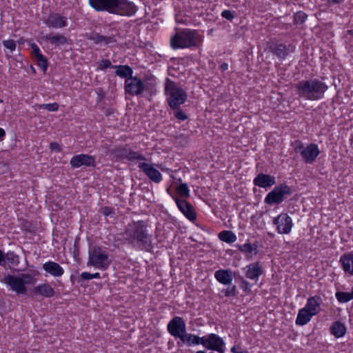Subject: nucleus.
Masks as SVG:
<instances>
[{
    "mask_svg": "<svg viewBox=\"0 0 353 353\" xmlns=\"http://www.w3.org/2000/svg\"><path fill=\"white\" fill-rule=\"evenodd\" d=\"M127 234L139 245L145 248L150 245V238L145 232V226L142 221L130 224L127 230Z\"/></svg>",
    "mask_w": 353,
    "mask_h": 353,
    "instance_id": "nucleus-7",
    "label": "nucleus"
},
{
    "mask_svg": "<svg viewBox=\"0 0 353 353\" xmlns=\"http://www.w3.org/2000/svg\"><path fill=\"white\" fill-rule=\"evenodd\" d=\"M215 279L223 285H230L233 280L232 272L230 270H219L214 273Z\"/></svg>",
    "mask_w": 353,
    "mask_h": 353,
    "instance_id": "nucleus-22",
    "label": "nucleus"
},
{
    "mask_svg": "<svg viewBox=\"0 0 353 353\" xmlns=\"http://www.w3.org/2000/svg\"><path fill=\"white\" fill-rule=\"evenodd\" d=\"M103 213H104V214L108 216L111 213V211L108 208H105L103 209Z\"/></svg>",
    "mask_w": 353,
    "mask_h": 353,
    "instance_id": "nucleus-51",
    "label": "nucleus"
},
{
    "mask_svg": "<svg viewBox=\"0 0 353 353\" xmlns=\"http://www.w3.org/2000/svg\"><path fill=\"white\" fill-rule=\"evenodd\" d=\"M322 299L319 296H314L307 299L304 306L313 316L316 315L321 310Z\"/></svg>",
    "mask_w": 353,
    "mask_h": 353,
    "instance_id": "nucleus-20",
    "label": "nucleus"
},
{
    "mask_svg": "<svg viewBox=\"0 0 353 353\" xmlns=\"http://www.w3.org/2000/svg\"><path fill=\"white\" fill-rule=\"evenodd\" d=\"M230 350L232 353H250L247 350L243 349L239 345H234Z\"/></svg>",
    "mask_w": 353,
    "mask_h": 353,
    "instance_id": "nucleus-43",
    "label": "nucleus"
},
{
    "mask_svg": "<svg viewBox=\"0 0 353 353\" xmlns=\"http://www.w3.org/2000/svg\"><path fill=\"white\" fill-rule=\"evenodd\" d=\"M5 261V255L3 252L0 250V265H3V262Z\"/></svg>",
    "mask_w": 353,
    "mask_h": 353,
    "instance_id": "nucleus-48",
    "label": "nucleus"
},
{
    "mask_svg": "<svg viewBox=\"0 0 353 353\" xmlns=\"http://www.w3.org/2000/svg\"><path fill=\"white\" fill-rule=\"evenodd\" d=\"M327 85L317 79L302 81L296 85L299 96L306 100H319L327 90Z\"/></svg>",
    "mask_w": 353,
    "mask_h": 353,
    "instance_id": "nucleus-1",
    "label": "nucleus"
},
{
    "mask_svg": "<svg viewBox=\"0 0 353 353\" xmlns=\"http://www.w3.org/2000/svg\"><path fill=\"white\" fill-rule=\"evenodd\" d=\"M30 46H31V48L32 50V54H33L34 59L38 57L39 56H42L43 55L41 53L40 49H39V48L38 47V46L37 44L32 43L30 45Z\"/></svg>",
    "mask_w": 353,
    "mask_h": 353,
    "instance_id": "nucleus-42",
    "label": "nucleus"
},
{
    "mask_svg": "<svg viewBox=\"0 0 353 353\" xmlns=\"http://www.w3.org/2000/svg\"><path fill=\"white\" fill-rule=\"evenodd\" d=\"M130 161H134L138 164V167L147 175V176L155 183H159L162 180V176L160 172L157 170L152 164L146 162V159L137 152H132L128 155Z\"/></svg>",
    "mask_w": 353,
    "mask_h": 353,
    "instance_id": "nucleus-5",
    "label": "nucleus"
},
{
    "mask_svg": "<svg viewBox=\"0 0 353 353\" xmlns=\"http://www.w3.org/2000/svg\"><path fill=\"white\" fill-rule=\"evenodd\" d=\"M180 340L182 344L188 346H195L202 344V336L201 337L194 334L188 333L187 331Z\"/></svg>",
    "mask_w": 353,
    "mask_h": 353,
    "instance_id": "nucleus-25",
    "label": "nucleus"
},
{
    "mask_svg": "<svg viewBox=\"0 0 353 353\" xmlns=\"http://www.w3.org/2000/svg\"><path fill=\"white\" fill-rule=\"evenodd\" d=\"M272 50L279 57L284 58L285 57V47L282 44L276 46Z\"/></svg>",
    "mask_w": 353,
    "mask_h": 353,
    "instance_id": "nucleus-36",
    "label": "nucleus"
},
{
    "mask_svg": "<svg viewBox=\"0 0 353 353\" xmlns=\"http://www.w3.org/2000/svg\"><path fill=\"white\" fill-rule=\"evenodd\" d=\"M313 316V314L304 307L299 310L295 323L297 325L303 326L308 323Z\"/></svg>",
    "mask_w": 353,
    "mask_h": 353,
    "instance_id": "nucleus-26",
    "label": "nucleus"
},
{
    "mask_svg": "<svg viewBox=\"0 0 353 353\" xmlns=\"http://www.w3.org/2000/svg\"><path fill=\"white\" fill-rule=\"evenodd\" d=\"M348 34L350 35H353V30H350L347 31Z\"/></svg>",
    "mask_w": 353,
    "mask_h": 353,
    "instance_id": "nucleus-53",
    "label": "nucleus"
},
{
    "mask_svg": "<svg viewBox=\"0 0 353 353\" xmlns=\"http://www.w3.org/2000/svg\"><path fill=\"white\" fill-rule=\"evenodd\" d=\"M290 188L285 184L276 186L267 194L265 202L268 205L280 203L284 200L285 196L290 194Z\"/></svg>",
    "mask_w": 353,
    "mask_h": 353,
    "instance_id": "nucleus-9",
    "label": "nucleus"
},
{
    "mask_svg": "<svg viewBox=\"0 0 353 353\" xmlns=\"http://www.w3.org/2000/svg\"><path fill=\"white\" fill-rule=\"evenodd\" d=\"M39 107L40 108L48 110L50 112H54L59 109V105L57 103L41 104L39 105Z\"/></svg>",
    "mask_w": 353,
    "mask_h": 353,
    "instance_id": "nucleus-38",
    "label": "nucleus"
},
{
    "mask_svg": "<svg viewBox=\"0 0 353 353\" xmlns=\"http://www.w3.org/2000/svg\"><path fill=\"white\" fill-rule=\"evenodd\" d=\"M2 282L9 290L17 294H25L27 292V285L34 283V279L29 274H8Z\"/></svg>",
    "mask_w": 353,
    "mask_h": 353,
    "instance_id": "nucleus-3",
    "label": "nucleus"
},
{
    "mask_svg": "<svg viewBox=\"0 0 353 353\" xmlns=\"http://www.w3.org/2000/svg\"><path fill=\"white\" fill-rule=\"evenodd\" d=\"M221 68L223 70H226L228 69V64L226 63H223L221 65Z\"/></svg>",
    "mask_w": 353,
    "mask_h": 353,
    "instance_id": "nucleus-50",
    "label": "nucleus"
},
{
    "mask_svg": "<svg viewBox=\"0 0 353 353\" xmlns=\"http://www.w3.org/2000/svg\"><path fill=\"white\" fill-rule=\"evenodd\" d=\"M330 332L336 338L343 337L346 333L345 325L339 321H335L330 327Z\"/></svg>",
    "mask_w": 353,
    "mask_h": 353,
    "instance_id": "nucleus-29",
    "label": "nucleus"
},
{
    "mask_svg": "<svg viewBox=\"0 0 353 353\" xmlns=\"http://www.w3.org/2000/svg\"><path fill=\"white\" fill-rule=\"evenodd\" d=\"M165 91L169 105L173 109L177 108L186 100V92L172 81H167Z\"/></svg>",
    "mask_w": 353,
    "mask_h": 353,
    "instance_id": "nucleus-6",
    "label": "nucleus"
},
{
    "mask_svg": "<svg viewBox=\"0 0 353 353\" xmlns=\"http://www.w3.org/2000/svg\"><path fill=\"white\" fill-rule=\"evenodd\" d=\"M196 353H206V352L203 350H199Z\"/></svg>",
    "mask_w": 353,
    "mask_h": 353,
    "instance_id": "nucleus-54",
    "label": "nucleus"
},
{
    "mask_svg": "<svg viewBox=\"0 0 353 353\" xmlns=\"http://www.w3.org/2000/svg\"><path fill=\"white\" fill-rule=\"evenodd\" d=\"M117 0H89L90 5L97 11L112 12Z\"/></svg>",
    "mask_w": 353,
    "mask_h": 353,
    "instance_id": "nucleus-17",
    "label": "nucleus"
},
{
    "mask_svg": "<svg viewBox=\"0 0 353 353\" xmlns=\"http://www.w3.org/2000/svg\"><path fill=\"white\" fill-rule=\"evenodd\" d=\"M175 117L181 121H184L187 119L186 114L181 110H178L175 113Z\"/></svg>",
    "mask_w": 353,
    "mask_h": 353,
    "instance_id": "nucleus-47",
    "label": "nucleus"
},
{
    "mask_svg": "<svg viewBox=\"0 0 353 353\" xmlns=\"http://www.w3.org/2000/svg\"><path fill=\"white\" fill-rule=\"evenodd\" d=\"M34 60L37 62V65L43 70V72H46L48 69V61L43 55L34 58Z\"/></svg>",
    "mask_w": 353,
    "mask_h": 353,
    "instance_id": "nucleus-34",
    "label": "nucleus"
},
{
    "mask_svg": "<svg viewBox=\"0 0 353 353\" xmlns=\"http://www.w3.org/2000/svg\"><path fill=\"white\" fill-rule=\"evenodd\" d=\"M273 223L277 232L281 234H290L294 225L292 219L287 213H281L274 218Z\"/></svg>",
    "mask_w": 353,
    "mask_h": 353,
    "instance_id": "nucleus-10",
    "label": "nucleus"
},
{
    "mask_svg": "<svg viewBox=\"0 0 353 353\" xmlns=\"http://www.w3.org/2000/svg\"><path fill=\"white\" fill-rule=\"evenodd\" d=\"M239 250L247 255L248 257L252 258L257 253V245L246 242L243 245H238Z\"/></svg>",
    "mask_w": 353,
    "mask_h": 353,
    "instance_id": "nucleus-28",
    "label": "nucleus"
},
{
    "mask_svg": "<svg viewBox=\"0 0 353 353\" xmlns=\"http://www.w3.org/2000/svg\"><path fill=\"white\" fill-rule=\"evenodd\" d=\"M51 41L54 43H63L65 41V39L62 36L57 35L52 37Z\"/></svg>",
    "mask_w": 353,
    "mask_h": 353,
    "instance_id": "nucleus-44",
    "label": "nucleus"
},
{
    "mask_svg": "<svg viewBox=\"0 0 353 353\" xmlns=\"http://www.w3.org/2000/svg\"><path fill=\"white\" fill-rule=\"evenodd\" d=\"M43 269L54 277L61 276L64 273L63 268L59 264L53 261L46 262L43 265Z\"/></svg>",
    "mask_w": 353,
    "mask_h": 353,
    "instance_id": "nucleus-21",
    "label": "nucleus"
},
{
    "mask_svg": "<svg viewBox=\"0 0 353 353\" xmlns=\"http://www.w3.org/2000/svg\"><path fill=\"white\" fill-rule=\"evenodd\" d=\"M72 168H79L82 165L94 166V158L88 154H78L74 156L70 162Z\"/></svg>",
    "mask_w": 353,
    "mask_h": 353,
    "instance_id": "nucleus-15",
    "label": "nucleus"
},
{
    "mask_svg": "<svg viewBox=\"0 0 353 353\" xmlns=\"http://www.w3.org/2000/svg\"><path fill=\"white\" fill-rule=\"evenodd\" d=\"M203 41V36L196 30L184 29L178 32L171 39L174 48H190L199 46Z\"/></svg>",
    "mask_w": 353,
    "mask_h": 353,
    "instance_id": "nucleus-2",
    "label": "nucleus"
},
{
    "mask_svg": "<svg viewBox=\"0 0 353 353\" xmlns=\"http://www.w3.org/2000/svg\"><path fill=\"white\" fill-rule=\"evenodd\" d=\"M176 192L182 198H188L190 196V190L186 183H180L175 186Z\"/></svg>",
    "mask_w": 353,
    "mask_h": 353,
    "instance_id": "nucleus-33",
    "label": "nucleus"
},
{
    "mask_svg": "<svg viewBox=\"0 0 353 353\" xmlns=\"http://www.w3.org/2000/svg\"><path fill=\"white\" fill-rule=\"evenodd\" d=\"M3 102V101L1 99H0V103H1Z\"/></svg>",
    "mask_w": 353,
    "mask_h": 353,
    "instance_id": "nucleus-55",
    "label": "nucleus"
},
{
    "mask_svg": "<svg viewBox=\"0 0 353 353\" xmlns=\"http://www.w3.org/2000/svg\"><path fill=\"white\" fill-rule=\"evenodd\" d=\"M339 261L344 272L353 275V253L343 254Z\"/></svg>",
    "mask_w": 353,
    "mask_h": 353,
    "instance_id": "nucleus-24",
    "label": "nucleus"
},
{
    "mask_svg": "<svg viewBox=\"0 0 353 353\" xmlns=\"http://www.w3.org/2000/svg\"><path fill=\"white\" fill-rule=\"evenodd\" d=\"M115 68V74L121 78H130L132 77V70L128 65H117L112 66Z\"/></svg>",
    "mask_w": 353,
    "mask_h": 353,
    "instance_id": "nucleus-30",
    "label": "nucleus"
},
{
    "mask_svg": "<svg viewBox=\"0 0 353 353\" xmlns=\"http://www.w3.org/2000/svg\"><path fill=\"white\" fill-rule=\"evenodd\" d=\"M144 90L143 81L137 77H130L125 81V91L130 95H139Z\"/></svg>",
    "mask_w": 353,
    "mask_h": 353,
    "instance_id": "nucleus-13",
    "label": "nucleus"
},
{
    "mask_svg": "<svg viewBox=\"0 0 353 353\" xmlns=\"http://www.w3.org/2000/svg\"><path fill=\"white\" fill-rule=\"evenodd\" d=\"M340 1L341 0H328L329 2L333 3H339Z\"/></svg>",
    "mask_w": 353,
    "mask_h": 353,
    "instance_id": "nucleus-52",
    "label": "nucleus"
},
{
    "mask_svg": "<svg viewBox=\"0 0 353 353\" xmlns=\"http://www.w3.org/2000/svg\"><path fill=\"white\" fill-rule=\"evenodd\" d=\"M50 148L52 151L59 152L61 150V146L57 142H52L50 145Z\"/></svg>",
    "mask_w": 353,
    "mask_h": 353,
    "instance_id": "nucleus-46",
    "label": "nucleus"
},
{
    "mask_svg": "<svg viewBox=\"0 0 353 353\" xmlns=\"http://www.w3.org/2000/svg\"><path fill=\"white\" fill-rule=\"evenodd\" d=\"M205 349L215 351L218 353H224L225 343L224 340L216 334H208L202 336V344Z\"/></svg>",
    "mask_w": 353,
    "mask_h": 353,
    "instance_id": "nucleus-8",
    "label": "nucleus"
},
{
    "mask_svg": "<svg viewBox=\"0 0 353 353\" xmlns=\"http://www.w3.org/2000/svg\"><path fill=\"white\" fill-rule=\"evenodd\" d=\"M33 293L45 297H52L54 294V288L48 283H42L36 286L33 289Z\"/></svg>",
    "mask_w": 353,
    "mask_h": 353,
    "instance_id": "nucleus-23",
    "label": "nucleus"
},
{
    "mask_svg": "<svg viewBox=\"0 0 353 353\" xmlns=\"http://www.w3.org/2000/svg\"><path fill=\"white\" fill-rule=\"evenodd\" d=\"M112 263V259L105 248L96 246L89 252L88 266L99 270H106Z\"/></svg>",
    "mask_w": 353,
    "mask_h": 353,
    "instance_id": "nucleus-4",
    "label": "nucleus"
},
{
    "mask_svg": "<svg viewBox=\"0 0 353 353\" xmlns=\"http://www.w3.org/2000/svg\"><path fill=\"white\" fill-rule=\"evenodd\" d=\"M276 183L275 177L269 174H259L254 179V184L259 188H268Z\"/></svg>",
    "mask_w": 353,
    "mask_h": 353,
    "instance_id": "nucleus-19",
    "label": "nucleus"
},
{
    "mask_svg": "<svg viewBox=\"0 0 353 353\" xmlns=\"http://www.w3.org/2000/svg\"><path fill=\"white\" fill-rule=\"evenodd\" d=\"M81 277L84 280H90L92 279H100L101 276L99 272L91 274L87 272H83L81 273Z\"/></svg>",
    "mask_w": 353,
    "mask_h": 353,
    "instance_id": "nucleus-37",
    "label": "nucleus"
},
{
    "mask_svg": "<svg viewBox=\"0 0 353 353\" xmlns=\"http://www.w3.org/2000/svg\"><path fill=\"white\" fill-rule=\"evenodd\" d=\"M179 210L184 214V216L190 221L196 219V214L192 206L185 200L178 199L172 196Z\"/></svg>",
    "mask_w": 353,
    "mask_h": 353,
    "instance_id": "nucleus-16",
    "label": "nucleus"
},
{
    "mask_svg": "<svg viewBox=\"0 0 353 353\" xmlns=\"http://www.w3.org/2000/svg\"><path fill=\"white\" fill-rule=\"evenodd\" d=\"M47 25L54 28H61L66 26L67 21L64 17L59 14H54L48 18Z\"/></svg>",
    "mask_w": 353,
    "mask_h": 353,
    "instance_id": "nucleus-27",
    "label": "nucleus"
},
{
    "mask_svg": "<svg viewBox=\"0 0 353 353\" xmlns=\"http://www.w3.org/2000/svg\"><path fill=\"white\" fill-rule=\"evenodd\" d=\"M218 237L221 241L225 242L228 244L234 243L237 239L236 234L230 230L221 231L219 233Z\"/></svg>",
    "mask_w": 353,
    "mask_h": 353,
    "instance_id": "nucleus-31",
    "label": "nucleus"
},
{
    "mask_svg": "<svg viewBox=\"0 0 353 353\" xmlns=\"http://www.w3.org/2000/svg\"><path fill=\"white\" fill-rule=\"evenodd\" d=\"M5 259H6L12 265H17L19 263V258L14 252H8Z\"/></svg>",
    "mask_w": 353,
    "mask_h": 353,
    "instance_id": "nucleus-35",
    "label": "nucleus"
},
{
    "mask_svg": "<svg viewBox=\"0 0 353 353\" xmlns=\"http://www.w3.org/2000/svg\"><path fill=\"white\" fill-rule=\"evenodd\" d=\"M307 16L302 12H299L295 14L294 21L296 23H303L306 20Z\"/></svg>",
    "mask_w": 353,
    "mask_h": 353,
    "instance_id": "nucleus-41",
    "label": "nucleus"
},
{
    "mask_svg": "<svg viewBox=\"0 0 353 353\" xmlns=\"http://www.w3.org/2000/svg\"><path fill=\"white\" fill-rule=\"evenodd\" d=\"M5 135H6L5 130L3 128H0V140L3 139L5 137Z\"/></svg>",
    "mask_w": 353,
    "mask_h": 353,
    "instance_id": "nucleus-49",
    "label": "nucleus"
},
{
    "mask_svg": "<svg viewBox=\"0 0 353 353\" xmlns=\"http://www.w3.org/2000/svg\"><path fill=\"white\" fill-rule=\"evenodd\" d=\"M4 47L12 52L16 48V43L13 40H5L3 41Z\"/></svg>",
    "mask_w": 353,
    "mask_h": 353,
    "instance_id": "nucleus-40",
    "label": "nucleus"
},
{
    "mask_svg": "<svg viewBox=\"0 0 353 353\" xmlns=\"http://www.w3.org/2000/svg\"><path fill=\"white\" fill-rule=\"evenodd\" d=\"M221 16L225 18V19H227L228 20H232L233 18H234V14L233 13L230 11V10H225L222 12L221 13Z\"/></svg>",
    "mask_w": 353,
    "mask_h": 353,
    "instance_id": "nucleus-45",
    "label": "nucleus"
},
{
    "mask_svg": "<svg viewBox=\"0 0 353 353\" xmlns=\"http://www.w3.org/2000/svg\"><path fill=\"white\" fill-rule=\"evenodd\" d=\"M320 153L316 144L310 143L301 151V156L305 163H312Z\"/></svg>",
    "mask_w": 353,
    "mask_h": 353,
    "instance_id": "nucleus-14",
    "label": "nucleus"
},
{
    "mask_svg": "<svg viewBox=\"0 0 353 353\" xmlns=\"http://www.w3.org/2000/svg\"><path fill=\"white\" fill-rule=\"evenodd\" d=\"M245 276L251 280H258L263 274V269L259 262L252 263L244 268Z\"/></svg>",
    "mask_w": 353,
    "mask_h": 353,
    "instance_id": "nucleus-18",
    "label": "nucleus"
},
{
    "mask_svg": "<svg viewBox=\"0 0 353 353\" xmlns=\"http://www.w3.org/2000/svg\"><path fill=\"white\" fill-rule=\"evenodd\" d=\"M168 331L172 336L181 339L186 332L185 321L180 316L174 317L168 324Z\"/></svg>",
    "mask_w": 353,
    "mask_h": 353,
    "instance_id": "nucleus-11",
    "label": "nucleus"
},
{
    "mask_svg": "<svg viewBox=\"0 0 353 353\" xmlns=\"http://www.w3.org/2000/svg\"><path fill=\"white\" fill-rule=\"evenodd\" d=\"M110 67H112L111 62L108 59H103L99 62L97 70H103Z\"/></svg>",
    "mask_w": 353,
    "mask_h": 353,
    "instance_id": "nucleus-39",
    "label": "nucleus"
},
{
    "mask_svg": "<svg viewBox=\"0 0 353 353\" xmlns=\"http://www.w3.org/2000/svg\"><path fill=\"white\" fill-rule=\"evenodd\" d=\"M335 296L339 303H347L353 299V290L351 292H337Z\"/></svg>",
    "mask_w": 353,
    "mask_h": 353,
    "instance_id": "nucleus-32",
    "label": "nucleus"
},
{
    "mask_svg": "<svg viewBox=\"0 0 353 353\" xmlns=\"http://www.w3.org/2000/svg\"><path fill=\"white\" fill-rule=\"evenodd\" d=\"M137 11L135 5L128 0H117L112 13L131 16Z\"/></svg>",
    "mask_w": 353,
    "mask_h": 353,
    "instance_id": "nucleus-12",
    "label": "nucleus"
}]
</instances>
